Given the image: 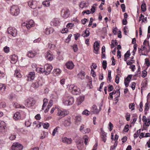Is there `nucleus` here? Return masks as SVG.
I'll return each mask as SVG.
<instances>
[{"label": "nucleus", "mask_w": 150, "mask_h": 150, "mask_svg": "<svg viewBox=\"0 0 150 150\" xmlns=\"http://www.w3.org/2000/svg\"><path fill=\"white\" fill-rule=\"evenodd\" d=\"M62 140L63 142L67 144H71L72 141L71 138H67L66 137L62 138Z\"/></svg>", "instance_id": "9b49d317"}, {"label": "nucleus", "mask_w": 150, "mask_h": 150, "mask_svg": "<svg viewBox=\"0 0 150 150\" xmlns=\"http://www.w3.org/2000/svg\"><path fill=\"white\" fill-rule=\"evenodd\" d=\"M89 34V29L88 28L84 31L83 33L82 34V36L84 37H88Z\"/></svg>", "instance_id": "5701e85b"}, {"label": "nucleus", "mask_w": 150, "mask_h": 150, "mask_svg": "<svg viewBox=\"0 0 150 150\" xmlns=\"http://www.w3.org/2000/svg\"><path fill=\"white\" fill-rule=\"evenodd\" d=\"M83 139L84 140V143L85 145L87 144L89 138L86 135H85L83 137Z\"/></svg>", "instance_id": "a19ab883"}, {"label": "nucleus", "mask_w": 150, "mask_h": 150, "mask_svg": "<svg viewBox=\"0 0 150 150\" xmlns=\"http://www.w3.org/2000/svg\"><path fill=\"white\" fill-rule=\"evenodd\" d=\"M35 78V73L34 72H30L28 75L27 80L31 81L33 80Z\"/></svg>", "instance_id": "9d476101"}, {"label": "nucleus", "mask_w": 150, "mask_h": 150, "mask_svg": "<svg viewBox=\"0 0 150 150\" xmlns=\"http://www.w3.org/2000/svg\"><path fill=\"white\" fill-rule=\"evenodd\" d=\"M75 87H76V86L73 84H71L69 86V90L71 93L72 91L74 90V89Z\"/></svg>", "instance_id": "c9c22d12"}, {"label": "nucleus", "mask_w": 150, "mask_h": 150, "mask_svg": "<svg viewBox=\"0 0 150 150\" xmlns=\"http://www.w3.org/2000/svg\"><path fill=\"white\" fill-rule=\"evenodd\" d=\"M91 112H92L93 114H97L98 112L99 111L97 109L96 105H93L92 106V109L91 110Z\"/></svg>", "instance_id": "393cba45"}, {"label": "nucleus", "mask_w": 150, "mask_h": 150, "mask_svg": "<svg viewBox=\"0 0 150 150\" xmlns=\"http://www.w3.org/2000/svg\"><path fill=\"white\" fill-rule=\"evenodd\" d=\"M10 58L11 60V63H15L17 62L18 57L17 55L13 54L10 57Z\"/></svg>", "instance_id": "ddd939ff"}, {"label": "nucleus", "mask_w": 150, "mask_h": 150, "mask_svg": "<svg viewBox=\"0 0 150 150\" xmlns=\"http://www.w3.org/2000/svg\"><path fill=\"white\" fill-rule=\"evenodd\" d=\"M141 133V129L138 130L134 134V138H137L139 135V134Z\"/></svg>", "instance_id": "e433bc0d"}, {"label": "nucleus", "mask_w": 150, "mask_h": 150, "mask_svg": "<svg viewBox=\"0 0 150 150\" xmlns=\"http://www.w3.org/2000/svg\"><path fill=\"white\" fill-rule=\"evenodd\" d=\"M28 4L31 8L35 9L37 6V2L35 1L31 0L28 2Z\"/></svg>", "instance_id": "1a4fd4ad"}, {"label": "nucleus", "mask_w": 150, "mask_h": 150, "mask_svg": "<svg viewBox=\"0 0 150 150\" xmlns=\"http://www.w3.org/2000/svg\"><path fill=\"white\" fill-rule=\"evenodd\" d=\"M101 138L103 141L105 142L106 139V134L105 132L103 133L101 135Z\"/></svg>", "instance_id": "58836bf2"}, {"label": "nucleus", "mask_w": 150, "mask_h": 150, "mask_svg": "<svg viewBox=\"0 0 150 150\" xmlns=\"http://www.w3.org/2000/svg\"><path fill=\"white\" fill-rule=\"evenodd\" d=\"M145 64H146L147 67H149L150 65V62L149 59L146 58L145 59Z\"/></svg>", "instance_id": "864d4df0"}, {"label": "nucleus", "mask_w": 150, "mask_h": 150, "mask_svg": "<svg viewBox=\"0 0 150 150\" xmlns=\"http://www.w3.org/2000/svg\"><path fill=\"white\" fill-rule=\"evenodd\" d=\"M6 106V104L4 102L0 103V108H4Z\"/></svg>", "instance_id": "8fccbe9b"}, {"label": "nucleus", "mask_w": 150, "mask_h": 150, "mask_svg": "<svg viewBox=\"0 0 150 150\" xmlns=\"http://www.w3.org/2000/svg\"><path fill=\"white\" fill-rule=\"evenodd\" d=\"M23 147V146L20 143L16 142L13 144L11 149L12 150H22Z\"/></svg>", "instance_id": "20e7f679"}, {"label": "nucleus", "mask_w": 150, "mask_h": 150, "mask_svg": "<svg viewBox=\"0 0 150 150\" xmlns=\"http://www.w3.org/2000/svg\"><path fill=\"white\" fill-rule=\"evenodd\" d=\"M77 147L78 149L81 150L83 147V144L80 140H78L76 141Z\"/></svg>", "instance_id": "f8f14e48"}, {"label": "nucleus", "mask_w": 150, "mask_h": 150, "mask_svg": "<svg viewBox=\"0 0 150 150\" xmlns=\"http://www.w3.org/2000/svg\"><path fill=\"white\" fill-rule=\"evenodd\" d=\"M36 54L37 53L35 52L30 51L28 52L27 56L29 58H33L36 55Z\"/></svg>", "instance_id": "a211bd4d"}, {"label": "nucleus", "mask_w": 150, "mask_h": 150, "mask_svg": "<svg viewBox=\"0 0 150 150\" xmlns=\"http://www.w3.org/2000/svg\"><path fill=\"white\" fill-rule=\"evenodd\" d=\"M135 85L136 83L135 82H133L132 83L131 87L133 90H134L135 89Z\"/></svg>", "instance_id": "774afa93"}, {"label": "nucleus", "mask_w": 150, "mask_h": 150, "mask_svg": "<svg viewBox=\"0 0 150 150\" xmlns=\"http://www.w3.org/2000/svg\"><path fill=\"white\" fill-rule=\"evenodd\" d=\"M45 57L47 59L50 61L52 60L53 59V56L51 54L50 51L46 53Z\"/></svg>", "instance_id": "f3484780"}, {"label": "nucleus", "mask_w": 150, "mask_h": 150, "mask_svg": "<svg viewBox=\"0 0 150 150\" xmlns=\"http://www.w3.org/2000/svg\"><path fill=\"white\" fill-rule=\"evenodd\" d=\"M88 6V4L84 1H82L79 5V6L81 8L86 7Z\"/></svg>", "instance_id": "a878e982"}, {"label": "nucleus", "mask_w": 150, "mask_h": 150, "mask_svg": "<svg viewBox=\"0 0 150 150\" xmlns=\"http://www.w3.org/2000/svg\"><path fill=\"white\" fill-rule=\"evenodd\" d=\"M48 102V100L46 98H44L43 100V104L42 108V110L44 109V107H45L47 105Z\"/></svg>", "instance_id": "2f4dec72"}, {"label": "nucleus", "mask_w": 150, "mask_h": 150, "mask_svg": "<svg viewBox=\"0 0 150 150\" xmlns=\"http://www.w3.org/2000/svg\"><path fill=\"white\" fill-rule=\"evenodd\" d=\"M129 108L131 109V110H134V103H129Z\"/></svg>", "instance_id": "79ce46f5"}, {"label": "nucleus", "mask_w": 150, "mask_h": 150, "mask_svg": "<svg viewBox=\"0 0 150 150\" xmlns=\"http://www.w3.org/2000/svg\"><path fill=\"white\" fill-rule=\"evenodd\" d=\"M45 83L44 79L41 77H38V80L33 82L32 85V86L35 88H38L39 86H42Z\"/></svg>", "instance_id": "f03ea898"}, {"label": "nucleus", "mask_w": 150, "mask_h": 150, "mask_svg": "<svg viewBox=\"0 0 150 150\" xmlns=\"http://www.w3.org/2000/svg\"><path fill=\"white\" fill-rule=\"evenodd\" d=\"M147 85V83L146 81H145L144 82H142L141 84V92L142 93V91L143 90H144L145 88L146 87Z\"/></svg>", "instance_id": "cd10ccee"}, {"label": "nucleus", "mask_w": 150, "mask_h": 150, "mask_svg": "<svg viewBox=\"0 0 150 150\" xmlns=\"http://www.w3.org/2000/svg\"><path fill=\"white\" fill-rule=\"evenodd\" d=\"M114 43V40H112L111 41V48H113L115 46L117 45V40H115Z\"/></svg>", "instance_id": "473e14b6"}, {"label": "nucleus", "mask_w": 150, "mask_h": 150, "mask_svg": "<svg viewBox=\"0 0 150 150\" xmlns=\"http://www.w3.org/2000/svg\"><path fill=\"white\" fill-rule=\"evenodd\" d=\"M77 75L79 78H80L81 79H84L85 76V72L83 71H81Z\"/></svg>", "instance_id": "4be33fe9"}, {"label": "nucleus", "mask_w": 150, "mask_h": 150, "mask_svg": "<svg viewBox=\"0 0 150 150\" xmlns=\"http://www.w3.org/2000/svg\"><path fill=\"white\" fill-rule=\"evenodd\" d=\"M99 43L97 41H96L94 43L93 47H99Z\"/></svg>", "instance_id": "09e8293b"}, {"label": "nucleus", "mask_w": 150, "mask_h": 150, "mask_svg": "<svg viewBox=\"0 0 150 150\" xmlns=\"http://www.w3.org/2000/svg\"><path fill=\"white\" fill-rule=\"evenodd\" d=\"M35 103V101L33 98H31L27 99L25 102V106L28 107L33 106Z\"/></svg>", "instance_id": "423d86ee"}, {"label": "nucleus", "mask_w": 150, "mask_h": 150, "mask_svg": "<svg viewBox=\"0 0 150 150\" xmlns=\"http://www.w3.org/2000/svg\"><path fill=\"white\" fill-rule=\"evenodd\" d=\"M102 66L103 68L104 69H106L107 67V62L105 60H103V62Z\"/></svg>", "instance_id": "49530a36"}, {"label": "nucleus", "mask_w": 150, "mask_h": 150, "mask_svg": "<svg viewBox=\"0 0 150 150\" xmlns=\"http://www.w3.org/2000/svg\"><path fill=\"white\" fill-rule=\"evenodd\" d=\"M68 30L67 28H64L61 31V33H67Z\"/></svg>", "instance_id": "bf43d9fd"}, {"label": "nucleus", "mask_w": 150, "mask_h": 150, "mask_svg": "<svg viewBox=\"0 0 150 150\" xmlns=\"http://www.w3.org/2000/svg\"><path fill=\"white\" fill-rule=\"evenodd\" d=\"M141 8L143 12H145L146 11V4L144 2L141 5Z\"/></svg>", "instance_id": "f704fd0d"}, {"label": "nucleus", "mask_w": 150, "mask_h": 150, "mask_svg": "<svg viewBox=\"0 0 150 150\" xmlns=\"http://www.w3.org/2000/svg\"><path fill=\"white\" fill-rule=\"evenodd\" d=\"M61 70L59 68L54 69L53 70V74L55 76H58L61 73Z\"/></svg>", "instance_id": "b1692460"}, {"label": "nucleus", "mask_w": 150, "mask_h": 150, "mask_svg": "<svg viewBox=\"0 0 150 150\" xmlns=\"http://www.w3.org/2000/svg\"><path fill=\"white\" fill-rule=\"evenodd\" d=\"M58 112L57 115L61 117H64L69 113V112L67 110H61L58 109Z\"/></svg>", "instance_id": "6e6552de"}, {"label": "nucleus", "mask_w": 150, "mask_h": 150, "mask_svg": "<svg viewBox=\"0 0 150 150\" xmlns=\"http://www.w3.org/2000/svg\"><path fill=\"white\" fill-rule=\"evenodd\" d=\"M84 98L83 96H80L78 99V104H81L82 102L84 100Z\"/></svg>", "instance_id": "37998d69"}, {"label": "nucleus", "mask_w": 150, "mask_h": 150, "mask_svg": "<svg viewBox=\"0 0 150 150\" xmlns=\"http://www.w3.org/2000/svg\"><path fill=\"white\" fill-rule=\"evenodd\" d=\"M33 23V20H30L29 22H27L26 23V27L28 29H29L33 27L34 25Z\"/></svg>", "instance_id": "dca6fc26"}, {"label": "nucleus", "mask_w": 150, "mask_h": 150, "mask_svg": "<svg viewBox=\"0 0 150 150\" xmlns=\"http://www.w3.org/2000/svg\"><path fill=\"white\" fill-rule=\"evenodd\" d=\"M63 124L65 126H69L71 124V120L69 118L65 119L63 122Z\"/></svg>", "instance_id": "aec40b11"}, {"label": "nucleus", "mask_w": 150, "mask_h": 150, "mask_svg": "<svg viewBox=\"0 0 150 150\" xmlns=\"http://www.w3.org/2000/svg\"><path fill=\"white\" fill-rule=\"evenodd\" d=\"M67 68L69 69H73L74 67V64L71 61H69L67 62L66 64Z\"/></svg>", "instance_id": "2eb2a0df"}, {"label": "nucleus", "mask_w": 150, "mask_h": 150, "mask_svg": "<svg viewBox=\"0 0 150 150\" xmlns=\"http://www.w3.org/2000/svg\"><path fill=\"white\" fill-rule=\"evenodd\" d=\"M125 117H126V120L127 121H129L130 120V115L129 113H127L126 114V115Z\"/></svg>", "instance_id": "e2e57ef3"}, {"label": "nucleus", "mask_w": 150, "mask_h": 150, "mask_svg": "<svg viewBox=\"0 0 150 150\" xmlns=\"http://www.w3.org/2000/svg\"><path fill=\"white\" fill-rule=\"evenodd\" d=\"M13 106L16 108H19L20 106V104L16 103L13 104Z\"/></svg>", "instance_id": "680f3d73"}, {"label": "nucleus", "mask_w": 150, "mask_h": 150, "mask_svg": "<svg viewBox=\"0 0 150 150\" xmlns=\"http://www.w3.org/2000/svg\"><path fill=\"white\" fill-rule=\"evenodd\" d=\"M42 4L46 6H49L50 5V2L49 1L45 0L43 1Z\"/></svg>", "instance_id": "4c0bfd02"}, {"label": "nucleus", "mask_w": 150, "mask_h": 150, "mask_svg": "<svg viewBox=\"0 0 150 150\" xmlns=\"http://www.w3.org/2000/svg\"><path fill=\"white\" fill-rule=\"evenodd\" d=\"M51 24L57 26L59 25L60 22L58 19L55 18L52 22H51Z\"/></svg>", "instance_id": "412c9836"}, {"label": "nucleus", "mask_w": 150, "mask_h": 150, "mask_svg": "<svg viewBox=\"0 0 150 150\" xmlns=\"http://www.w3.org/2000/svg\"><path fill=\"white\" fill-rule=\"evenodd\" d=\"M44 68L40 67L36 68L35 69L36 71L39 73L45 72V71H44Z\"/></svg>", "instance_id": "72a5a7b5"}, {"label": "nucleus", "mask_w": 150, "mask_h": 150, "mask_svg": "<svg viewBox=\"0 0 150 150\" xmlns=\"http://www.w3.org/2000/svg\"><path fill=\"white\" fill-rule=\"evenodd\" d=\"M16 138V136L15 135L11 134L9 137V139L11 140H13L15 139Z\"/></svg>", "instance_id": "052dcab7"}, {"label": "nucleus", "mask_w": 150, "mask_h": 150, "mask_svg": "<svg viewBox=\"0 0 150 150\" xmlns=\"http://www.w3.org/2000/svg\"><path fill=\"white\" fill-rule=\"evenodd\" d=\"M69 10L67 9H63L62 12V13H63L62 17L65 18H68L69 16Z\"/></svg>", "instance_id": "4468645a"}, {"label": "nucleus", "mask_w": 150, "mask_h": 150, "mask_svg": "<svg viewBox=\"0 0 150 150\" xmlns=\"http://www.w3.org/2000/svg\"><path fill=\"white\" fill-rule=\"evenodd\" d=\"M10 12L12 15L16 16L19 13V10L18 6H13L11 7Z\"/></svg>", "instance_id": "7ed1b4c3"}, {"label": "nucleus", "mask_w": 150, "mask_h": 150, "mask_svg": "<svg viewBox=\"0 0 150 150\" xmlns=\"http://www.w3.org/2000/svg\"><path fill=\"white\" fill-rule=\"evenodd\" d=\"M4 51L5 53H7L9 51V48L8 47L6 46L4 48Z\"/></svg>", "instance_id": "4d7b16f0"}, {"label": "nucleus", "mask_w": 150, "mask_h": 150, "mask_svg": "<svg viewBox=\"0 0 150 150\" xmlns=\"http://www.w3.org/2000/svg\"><path fill=\"white\" fill-rule=\"evenodd\" d=\"M52 69V67L49 64H46L44 66V69L45 74L46 75H48Z\"/></svg>", "instance_id": "0eeeda50"}, {"label": "nucleus", "mask_w": 150, "mask_h": 150, "mask_svg": "<svg viewBox=\"0 0 150 150\" xmlns=\"http://www.w3.org/2000/svg\"><path fill=\"white\" fill-rule=\"evenodd\" d=\"M74 90L72 91L71 93L74 95H78L80 93V89L79 88L75 87Z\"/></svg>", "instance_id": "6ab92c4d"}, {"label": "nucleus", "mask_w": 150, "mask_h": 150, "mask_svg": "<svg viewBox=\"0 0 150 150\" xmlns=\"http://www.w3.org/2000/svg\"><path fill=\"white\" fill-rule=\"evenodd\" d=\"M52 30V32H53L52 30H50L48 28H47L45 29V33L46 35H49L50 33V32Z\"/></svg>", "instance_id": "de8ad7c7"}, {"label": "nucleus", "mask_w": 150, "mask_h": 150, "mask_svg": "<svg viewBox=\"0 0 150 150\" xmlns=\"http://www.w3.org/2000/svg\"><path fill=\"white\" fill-rule=\"evenodd\" d=\"M43 127L44 128L47 129L50 126V124L49 123L46 122L42 124Z\"/></svg>", "instance_id": "c03bdc74"}, {"label": "nucleus", "mask_w": 150, "mask_h": 150, "mask_svg": "<svg viewBox=\"0 0 150 150\" xmlns=\"http://www.w3.org/2000/svg\"><path fill=\"white\" fill-rule=\"evenodd\" d=\"M84 125H81L80 127V128L79 129V130L82 133L83 132V131L84 130Z\"/></svg>", "instance_id": "3c124183"}, {"label": "nucleus", "mask_w": 150, "mask_h": 150, "mask_svg": "<svg viewBox=\"0 0 150 150\" xmlns=\"http://www.w3.org/2000/svg\"><path fill=\"white\" fill-rule=\"evenodd\" d=\"M130 55V53L129 51H128L125 54L124 57H129Z\"/></svg>", "instance_id": "0e129e2a"}, {"label": "nucleus", "mask_w": 150, "mask_h": 150, "mask_svg": "<svg viewBox=\"0 0 150 150\" xmlns=\"http://www.w3.org/2000/svg\"><path fill=\"white\" fill-rule=\"evenodd\" d=\"M6 126V123L4 121H0V129H4Z\"/></svg>", "instance_id": "c756f323"}, {"label": "nucleus", "mask_w": 150, "mask_h": 150, "mask_svg": "<svg viewBox=\"0 0 150 150\" xmlns=\"http://www.w3.org/2000/svg\"><path fill=\"white\" fill-rule=\"evenodd\" d=\"M14 76L20 78L22 77V75L19 71V70L16 69L15 71V73L14 74Z\"/></svg>", "instance_id": "bb28decb"}, {"label": "nucleus", "mask_w": 150, "mask_h": 150, "mask_svg": "<svg viewBox=\"0 0 150 150\" xmlns=\"http://www.w3.org/2000/svg\"><path fill=\"white\" fill-rule=\"evenodd\" d=\"M129 125H126L124 129V131L125 132H127L129 130Z\"/></svg>", "instance_id": "69168bd1"}, {"label": "nucleus", "mask_w": 150, "mask_h": 150, "mask_svg": "<svg viewBox=\"0 0 150 150\" xmlns=\"http://www.w3.org/2000/svg\"><path fill=\"white\" fill-rule=\"evenodd\" d=\"M6 88V86L4 84H0V90L2 93H4Z\"/></svg>", "instance_id": "c85d7f7f"}, {"label": "nucleus", "mask_w": 150, "mask_h": 150, "mask_svg": "<svg viewBox=\"0 0 150 150\" xmlns=\"http://www.w3.org/2000/svg\"><path fill=\"white\" fill-rule=\"evenodd\" d=\"M72 36V35L71 34H70L69 35L67 39L66 40L65 42H68L70 41V40L71 39V37Z\"/></svg>", "instance_id": "13d9d810"}, {"label": "nucleus", "mask_w": 150, "mask_h": 150, "mask_svg": "<svg viewBox=\"0 0 150 150\" xmlns=\"http://www.w3.org/2000/svg\"><path fill=\"white\" fill-rule=\"evenodd\" d=\"M63 103L65 105H69L73 104L74 102L73 98L71 96L65 95L63 97Z\"/></svg>", "instance_id": "f257e3e1"}, {"label": "nucleus", "mask_w": 150, "mask_h": 150, "mask_svg": "<svg viewBox=\"0 0 150 150\" xmlns=\"http://www.w3.org/2000/svg\"><path fill=\"white\" fill-rule=\"evenodd\" d=\"M21 115L19 112H16L13 115V118L16 120H18L20 118Z\"/></svg>", "instance_id": "7c9ffc66"}, {"label": "nucleus", "mask_w": 150, "mask_h": 150, "mask_svg": "<svg viewBox=\"0 0 150 150\" xmlns=\"http://www.w3.org/2000/svg\"><path fill=\"white\" fill-rule=\"evenodd\" d=\"M121 8L122 9V11L123 12H124L125 11V5L124 4H122L121 5Z\"/></svg>", "instance_id": "338daca9"}, {"label": "nucleus", "mask_w": 150, "mask_h": 150, "mask_svg": "<svg viewBox=\"0 0 150 150\" xmlns=\"http://www.w3.org/2000/svg\"><path fill=\"white\" fill-rule=\"evenodd\" d=\"M71 47L73 49L74 52H76L78 51V48L77 47V45L76 44H74Z\"/></svg>", "instance_id": "ea45409f"}, {"label": "nucleus", "mask_w": 150, "mask_h": 150, "mask_svg": "<svg viewBox=\"0 0 150 150\" xmlns=\"http://www.w3.org/2000/svg\"><path fill=\"white\" fill-rule=\"evenodd\" d=\"M114 89V88L113 86L112 85H109L108 87V91L110 92L112 91Z\"/></svg>", "instance_id": "603ef678"}, {"label": "nucleus", "mask_w": 150, "mask_h": 150, "mask_svg": "<svg viewBox=\"0 0 150 150\" xmlns=\"http://www.w3.org/2000/svg\"><path fill=\"white\" fill-rule=\"evenodd\" d=\"M58 127H56L53 131L52 135L53 136H54L56 133L57 132L58 128Z\"/></svg>", "instance_id": "6e6d98bb"}, {"label": "nucleus", "mask_w": 150, "mask_h": 150, "mask_svg": "<svg viewBox=\"0 0 150 150\" xmlns=\"http://www.w3.org/2000/svg\"><path fill=\"white\" fill-rule=\"evenodd\" d=\"M90 131V129L88 128H87L85 129L82 133L83 134H86L89 133Z\"/></svg>", "instance_id": "5fc2aeb1"}, {"label": "nucleus", "mask_w": 150, "mask_h": 150, "mask_svg": "<svg viewBox=\"0 0 150 150\" xmlns=\"http://www.w3.org/2000/svg\"><path fill=\"white\" fill-rule=\"evenodd\" d=\"M7 32L8 34L14 37L16 36L18 34L16 30L12 27H10L8 28Z\"/></svg>", "instance_id": "39448f33"}, {"label": "nucleus", "mask_w": 150, "mask_h": 150, "mask_svg": "<svg viewBox=\"0 0 150 150\" xmlns=\"http://www.w3.org/2000/svg\"><path fill=\"white\" fill-rule=\"evenodd\" d=\"M90 113V112L88 111L87 110H85L82 112V114L83 115H89Z\"/></svg>", "instance_id": "a18cd8bd"}]
</instances>
